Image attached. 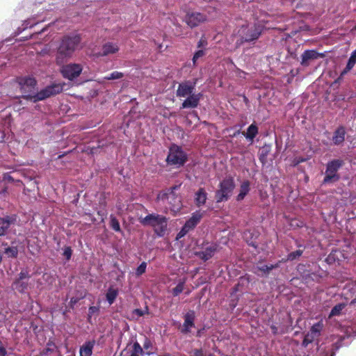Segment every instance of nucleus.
Returning a JSON list of instances; mask_svg holds the SVG:
<instances>
[{"label": "nucleus", "instance_id": "c756f323", "mask_svg": "<svg viewBox=\"0 0 356 356\" xmlns=\"http://www.w3.org/2000/svg\"><path fill=\"white\" fill-rule=\"evenodd\" d=\"M339 340H338L337 342L332 343L330 346H328V350L326 352L325 356H334L336 351L341 346L339 343Z\"/></svg>", "mask_w": 356, "mask_h": 356}, {"label": "nucleus", "instance_id": "9d476101", "mask_svg": "<svg viewBox=\"0 0 356 356\" xmlns=\"http://www.w3.org/2000/svg\"><path fill=\"white\" fill-rule=\"evenodd\" d=\"M323 328V320H321L318 323L314 324L308 333L305 335L303 340V345L307 346L309 343H312L314 340L317 339L321 333V331Z\"/></svg>", "mask_w": 356, "mask_h": 356}, {"label": "nucleus", "instance_id": "412c9836", "mask_svg": "<svg viewBox=\"0 0 356 356\" xmlns=\"http://www.w3.org/2000/svg\"><path fill=\"white\" fill-rule=\"evenodd\" d=\"M94 341L86 342L83 346H81L79 350L80 356H91L92 353V349L94 348Z\"/></svg>", "mask_w": 356, "mask_h": 356}, {"label": "nucleus", "instance_id": "a211bd4d", "mask_svg": "<svg viewBox=\"0 0 356 356\" xmlns=\"http://www.w3.org/2000/svg\"><path fill=\"white\" fill-rule=\"evenodd\" d=\"M207 199V193L202 188H200L195 194V203L200 207L203 206Z\"/></svg>", "mask_w": 356, "mask_h": 356}, {"label": "nucleus", "instance_id": "4468645a", "mask_svg": "<svg viewBox=\"0 0 356 356\" xmlns=\"http://www.w3.org/2000/svg\"><path fill=\"white\" fill-rule=\"evenodd\" d=\"M216 251V245L207 243L203 250L197 252L195 254L204 261H207L213 256Z\"/></svg>", "mask_w": 356, "mask_h": 356}, {"label": "nucleus", "instance_id": "ea45409f", "mask_svg": "<svg viewBox=\"0 0 356 356\" xmlns=\"http://www.w3.org/2000/svg\"><path fill=\"white\" fill-rule=\"evenodd\" d=\"M147 313H148L147 307H146L145 310H142L140 309H136L133 311V314L136 315L138 317L143 316V315H145V314H147Z\"/></svg>", "mask_w": 356, "mask_h": 356}, {"label": "nucleus", "instance_id": "09e8293b", "mask_svg": "<svg viewBox=\"0 0 356 356\" xmlns=\"http://www.w3.org/2000/svg\"><path fill=\"white\" fill-rule=\"evenodd\" d=\"M5 178H6V179H10V176H8H8H7V177H6Z\"/></svg>", "mask_w": 356, "mask_h": 356}, {"label": "nucleus", "instance_id": "37998d69", "mask_svg": "<svg viewBox=\"0 0 356 356\" xmlns=\"http://www.w3.org/2000/svg\"><path fill=\"white\" fill-rule=\"evenodd\" d=\"M64 256L66 257L67 259H70L72 256V250L70 247H67L65 248L63 252Z\"/></svg>", "mask_w": 356, "mask_h": 356}, {"label": "nucleus", "instance_id": "6e6552de", "mask_svg": "<svg viewBox=\"0 0 356 356\" xmlns=\"http://www.w3.org/2000/svg\"><path fill=\"white\" fill-rule=\"evenodd\" d=\"M204 215V212L196 211L193 213L191 217L186 222L181 229L177 234V238L184 237L188 232L193 229L196 225L200 222Z\"/></svg>", "mask_w": 356, "mask_h": 356}, {"label": "nucleus", "instance_id": "5701e85b", "mask_svg": "<svg viewBox=\"0 0 356 356\" xmlns=\"http://www.w3.org/2000/svg\"><path fill=\"white\" fill-rule=\"evenodd\" d=\"M318 54L314 50H306L301 56L302 65H307V62L309 60L316 59L318 58Z\"/></svg>", "mask_w": 356, "mask_h": 356}, {"label": "nucleus", "instance_id": "7ed1b4c3", "mask_svg": "<svg viewBox=\"0 0 356 356\" xmlns=\"http://www.w3.org/2000/svg\"><path fill=\"white\" fill-rule=\"evenodd\" d=\"M144 226H149L154 229L159 236H163L167 232L168 219L162 215L151 213L140 220Z\"/></svg>", "mask_w": 356, "mask_h": 356}, {"label": "nucleus", "instance_id": "c03bdc74", "mask_svg": "<svg viewBox=\"0 0 356 356\" xmlns=\"http://www.w3.org/2000/svg\"><path fill=\"white\" fill-rule=\"evenodd\" d=\"M24 25V29H27V28L32 27L34 25V24H31L29 20H27V21H25Z\"/></svg>", "mask_w": 356, "mask_h": 356}, {"label": "nucleus", "instance_id": "9b49d317", "mask_svg": "<svg viewBox=\"0 0 356 356\" xmlns=\"http://www.w3.org/2000/svg\"><path fill=\"white\" fill-rule=\"evenodd\" d=\"M83 68L81 65L76 63H70L62 67L61 72L65 78L73 80L79 76Z\"/></svg>", "mask_w": 356, "mask_h": 356}, {"label": "nucleus", "instance_id": "2eb2a0df", "mask_svg": "<svg viewBox=\"0 0 356 356\" xmlns=\"http://www.w3.org/2000/svg\"><path fill=\"white\" fill-rule=\"evenodd\" d=\"M195 312L190 311L184 316V323L181 327L182 333H188L191 329L194 327Z\"/></svg>", "mask_w": 356, "mask_h": 356}, {"label": "nucleus", "instance_id": "0eeeda50", "mask_svg": "<svg viewBox=\"0 0 356 356\" xmlns=\"http://www.w3.org/2000/svg\"><path fill=\"white\" fill-rule=\"evenodd\" d=\"M186 159L187 156L186 153L180 147L175 145L170 147L169 154L167 157V162L168 164L179 167L184 164Z\"/></svg>", "mask_w": 356, "mask_h": 356}, {"label": "nucleus", "instance_id": "a18cd8bd", "mask_svg": "<svg viewBox=\"0 0 356 356\" xmlns=\"http://www.w3.org/2000/svg\"><path fill=\"white\" fill-rule=\"evenodd\" d=\"M305 161V159H302H302H297V158H296L294 159V161H293V163H294V165H297V164H298V163H300L301 162H304Z\"/></svg>", "mask_w": 356, "mask_h": 356}, {"label": "nucleus", "instance_id": "f03ea898", "mask_svg": "<svg viewBox=\"0 0 356 356\" xmlns=\"http://www.w3.org/2000/svg\"><path fill=\"white\" fill-rule=\"evenodd\" d=\"M80 42L81 37L79 34L73 33L65 35L57 50L56 63L58 65L63 64L79 48Z\"/></svg>", "mask_w": 356, "mask_h": 356}, {"label": "nucleus", "instance_id": "cd10ccee", "mask_svg": "<svg viewBox=\"0 0 356 356\" xmlns=\"http://www.w3.org/2000/svg\"><path fill=\"white\" fill-rule=\"evenodd\" d=\"M13 288L17 290L18 291H19L21 293L24 292L26 290H27V288H28V284L22 282V281L15 280L13 282Z\"/></svg>", "mask_w": 356, "mask_h": 356}, {"label": "nucleus", "instance_id": "f257e3e1", "mask_svg": "<svg viewBox=\"0 0 356 356\" xmlns=\"http://www.w3.org/2000/svg\"><path fill=\"white\" fill-rule=\"evenodd\" d=\"M17 82L20 86L21 92L24 93L23 97L34 102L42 101L52 95L60 93L63 90L64 86V84L60 83H54L40 92L34 93L37 82L33 77L30 76H20L17 78Z\"/></svg>", "mask_w": 356, "mask_h": 356}, {"label": "nucleus", "instance_id": "4c0bfd02", "mask_svg": "<svg viewBox=\"0 0 356 356\" xmlns=\"http://www.w3.org/2000/svg\"><path fill=\"white\" fill-rule=\"evenodd\" d=\"M99 312V307H95V306H91L89 307L88 309V321H90V319L92 316L93 314L97 313Z\"/></svg>", "mask_w": 356, "mask_h": 356}, {"label": "nucleus", "instance_id": "dca6fc26", "mask_svg": "<svg viewBox=\"0 0 356 356\" xmlns=\"http://www.w3.org/2000/svg\"><path fill=\"white\" fill-rule=\"evenodd\" d=\"M201 94L193 93L192 95L187 96V98L182 103L181 108H195L197 106L200 99Z\"/></svg>", "mask_w": 356, "mask_h": 356}, {"label": "nucleus", "instance_id": "c85d7f7f", "mask_svg": "<svg viewBox=\"0 0 356 356\" xmlns=\"http://www.w3.org/2000/svg\"><path fill=\"white\" fill-rule=\"evenodd\" d=\"M346 307V304L344 303H339L337 305H335L331 310L329 318H332V316H338L341 314V312Z\"/></svg>", "mask_w": 356, "mask_h": 356}, {"label": "nucleus", "instance_id": "a19ab883", "mask_svg": "<svg viewBox=\"0 0 356 356\" xmlns=\"http://www.w3.org/2000/svg\"><path fill=\"white\" fill-rule=\"evenodd\" d=\"M207 40L204 36H202L197 43V47L204 49L207 47Z\"/></svg>", "mask_w": 356, "mask_h": 356}, {"label": "nucleus", "instance_id": "c9c22d12", "mask_svg": "<svg viewBox=\"0 0 356 356\" xmlns=\"http://www.w3.org/2000/svg\"><path fill=\"white\" fill-rule=\"evenodd\" d=\"M123 76V74L119 72H113L109 74V76H106L105 79L108 80H113V79H119Z\"/></svg>", "mask_w": 356, "mask_h": 356}, {"label": "nucleus", "instance_id": "58836bf2", "mask_svg": "<svg viewBox=\"0 0 356 356\" xmlns=\"http://www.w3.org/2000/svg\"><path fill=\"white\" fill-rule=\"evenodd\" d=\"M204 55V51L203 49H200L197 51L193 58V63L195 65L196 61L198 58L202 57Z\"/></svg>", "mask_w": 356, "mask_h": 356}, {"label": "nucleus", "instance_id": "e433bc0d", "mask_svg": "<svg viewBox=\"0 0 356 356\" xmlns=\"http://www.w3.org/2000/svg\"><path fill=\"white\" fill-rule=\"evenodd\" d=\"M275 267L276 266L274 265H263L261 266H257V268L258 270L262 271L264 273H268L270 270Z\"/></svg>", "mask_w": 356, "mask_h": 356}, {"label": "nucleus", "instance_id": "aec40b11", "mask_svg": "<svg viewBox=\"0 0 356 356\" xmlns=\"http://www.w3.org/2000/svg\"><path fill=\"white\" fill-rule=\"evenodd\" d=\"M250 190V184L248 181H244L241 183L239 188V193L236 197L237 201L243 200L246 195L249 193Z\"/></svg>", "mask_w": 356, "mask_h": 356}, {"label": "nucleus", "instance_id": "72a5a7b5", "mask_svg": "<svg viewBox=\"0 0 356 356\" xmlns=\"http://www.w3.org/2000/svg\"><path fill=\"white\" fill-rule=\"evenodd\" d=\"M302 254V250H298L289 253L287 256V260L293 261L300 257Z\"/></svg>", "mask_w": 356, "mask_h": 356}, {"label": "nucleus", "instance_id": "3c124183", "mask_svg": "<svg viewBox=\"0 0 356 356\" xmlns=\"http://www.w3.org/2000/svg\"><path fill=\"white\" fill-rule=\"evenodd\" d=\"M355 30H356V26H355Z\"/></svg>", "mask_w": 356, "mask_h": 356}, {"label": "nucleus", "instance_id": "7c9ffc66", "mask_svg": "<svg viewBox=\"0 0 356 356\" xmlns=\"http://www.w3.org/2000/svg\"><path fill=\"white\" fill-rule=\"evenodd\" d=\"M110 219H111L110 225L112 227V229L113 230H115V232H120L121 229H120V223H119L118 220H117V218L114 216L111 215L110 216Z\"/></svg>", "mask_w": 356, "mask_h": 356}, {"label": "nucleus", "instance_id": "79ce46f5", "mask_svg": "<svg viewBox=\"0 0 356 356\" xmlns=\"http://www.w3.org/2000/svg\"><path fill=\"white\" fill-rule=\"evenodd\" d=\"M29 277V274L27 270H22L20 273L19 274V277L17 280L22 281L26 278Z\"/></svg>", "mask_w": 356, "mask_h": 356}, {"label": "nucleus", "instance_id": "1a4fd4ad", "mask_svg": "<svg viewBox=\"0 0 356 356\" xmlns=\"http://www.w3.org/2000/svg\"><path fill=\"white\" fill-rule=\"evenodd\" d=\"M248 27L242 26L241 29L238 31L241 37L247 42H250L257 39L261 34V28L259 26H252L247 31Z\"/></svg>", "mask_w": 356, "mask_h": 356}, {"label": "nucleus", "instance_id": "bb28decb", "mask_svg": "<svg viewBox=\"0 0 356 356\" xmlns=\"http://www.w3.org/2000/svg\"><path fill=\"white\" fill-rule=\"evenodd\" d=\"M129 352L128 355L140 356L143 355V350L140 344L137 342L134 343L132 347V350H126Z\"/></svg>", "mask_w": 356, "mask_h": 356}, {"label": "nucleus", "instance_id": "b1692460", "mask_svg": "<svg viewBox=\"0 0 356 356\" xmlns=\"http://www.w3.org/2000/svg\"><path fill=\"white\" fill-rule=\"evenodd\" d=\"M356 63V49L354 50L348 59V63L345 69L341 72V75L343 76L348 73L350 70H352L354 65Z\"/></svg>", "mask_w": 356, "mask_h": 356}, {"label": "nucleus", "instance_id": "f8f14e48", "mask_svg": "<svg viewBox=\"0 0 356 356\" xmlns=\"http://www.w3.org/2000/svg\"><path fill=\"white\" fill-rule=\"evenodd\" d=\"M195 88V83L190 81H186L179 85L177 90V96L185 97L193 94Z\"/></svg>", "mask_w": 356, "mask_h": 356}, {"label": "nucleus", "instance_id": "8fccbe9b", "mask_svg": "<svg viewBox=\"0 0 356 356\" xmlns=\"http://www.w3.org/2000/svg\"><path fill=\"white\" fill-rule=\"evenodd\" d=\"M353 302H356V295H355V298L353 299Z\"/></svg>", "mask_w": 356, "mask_h": 356}, {"label": "nucleus", "instance_id": "49530a36", "mask_svg": "<svg viewBox=\"0 0 356 356\" xmlns=\"http://www.w3.org/2000/svg\"><path fill=\"white\" fill-rule=\"evenodd\" d=\"M6 350L3 347H0V356H6Z\"/></svg>", "mask_w": 356, "mask_h": 356}, {"label": "nucleus", "instance_id": "39448f33", "mask_svg": "<svg viewBox=\"0 0 356 356\" xmlns=\"http://www.w3.org/2000/svg\"><path fill=\"white\" fill-rule=\"evenodd\" d=\"M235 188L234 180L233 177H228L225 178L219 184V189L216 192V198L217 202L227 201L232 194Z\"/></svg>", "mask_w": 356, "mask_h": 356}, {"label": "nucleus", "instance_id": "a878e982", "mask_svg": "<svg viewBox=\"0 0 356 356\" xmlns=\"http://www.w3.org/2000/svg\"><path fill=\"white\" fill-rule=\"evenodd\" d=\"M257 134H258L257 127L254 124H252L248 128L247 133L245 134V136L248 140L252 141Z\"/></svg>", "mask_w": 356, "mask_h": 356}, {"label": "nucleus", "instance_id": "f704fd0d", "mask_svg": "<svg viewBox=\"0 0 356 356\" xmlns=\"http://www.w3.org/2000/svg\"><path fill=\"white\" fill-rule=\"evenodd\" d=\"M146 268H147V263L145 261L142 262L139 265V266L136 268V275L137 276L141 275L142 274H143L145 272Z\"/></svg>", "mask_w": 356, "mask_h": 356}, {"label": "nucleus", "instance_id": "473e14b6", "mask_svg": "<svg viewBox=\"0 0 356 356\" xmlns=\"http://www.w3.org/2000/svg\"><path fill=\"white\" fill-rule=\"evenodd\" d=\"M184 288V281L179 282L178 284L175 287L172 292L174 296H177L179 295L183 291Z\"/></svg>", "mask_w": 356, "mask_h": 356}, {"label": "nucleus", "instance_id": "6ab92c4d", "mask_svg": "<svg viewBox=\"0 0 356 356\" xmlns=\"http://www.w3.org/2000/svg\"><path fill=\"white\" fill-rule=\"evenodd\" d=\"M346 131L343 127H339L334 133L332 141L334 145H339L343 143L345 139Z\"/></svg>", "mask_w": 356, "mask_h": 356}, {"label": "nucleus", "instance_id": "2f4dec72", "mask_svg": "<svg viewBox=\"0 0 356 356\" xmlns=\"http://www.w3.org/2000/svg\"><path fill=\"white\" fill-rule=\"evenodd\" d=\"M5 254L8 257H16L18 254V250L16 247H8L5 249Z\"/></svg>", "mask_w": 356, "mask_h": 356}, {"label": "nucleus", "instance_id": "f3484780", "mask_svg": "<svg viewBox=\"0 0 356 356\" xmlns=\"http://www.w3.org/2000/svg\"><path fill=\"white\" fill-rule=\"evenodd\" d=\"M15 218L13 216H6L0 218V236L6 234L7 229L9 228L11 223L15 221Z\"/></svg>", "mask_w": 356, "mask_h": 356}, {"label": "nucleus", "instance_id": "393cba45", "mask_svg": "<svg viewBox=\"0 0 356 356\" xmlns=\"http://www.w3.org/2000/svg\"><path fill=\"white\" fill-rule=\"evenodd\" d=\"M118 295V290L112 286L109 287L106 293V298L108 304L112 305Z\"/></svg>", "mask_w": 356, "mask_h": 356}, {"label": "nucleus", "instance_id": "20e7f679", "mask_svg": "<svg viewBox=\"0 0 356 356\" xmlns=\"http://www.w3.org/2000/svg\"><path fill=\"white\" fill-rule=\"evenodd\" d=\"M179 187L180 185L175 186L163 192H161L157 196L158 200L167 201L172 210L179 209L181 205V198L176 194L175 191L178 190Z\"/></svg>", "mask_w": 356, "mask_h": 356}, {"label": "nucleus", "instance_id": "4be33fe9", "mask_svg": "<svg viewBox=\"0 0 356 356\" xmlns=\"http://www.w3.org/2000/svg\"><path fill=\"white\" fill-rule=\"evenodd\" d=\"M119 49L118 46L113 42H107L102 47V52L101 56H107L111 54L117 52Z\"/></svg>", "mask_w": 356, "mask_h": 356}, {"label": "nucleus", "instance_id": "de8ad7c7", "mask_svg": "<svg viewBox=\"0 0 356 356\" xmlns=\"http://www.w3.org/2000/svg\"><path fill=\"white\" fill-rule=\"evenodd\" d=\"M320 350H322L323 349V347L322 346V345L320 346Z\"/></svg>", "mask_w": 356, "mask_h": 356}, {"label": "nucleus", "instance_id": "ddd939ff", "mask_svg": "<svg viewBox=\"0 0 356 356\" xmlns=\"http://www.w3.org/2000/svg\"><path fill=\"white\" fill-rule=\"evenodd\" d=\"M206 20V17L200 13H188L185 18L186 24L191 27L198 26Z\"/></svg>", "mask_w": 356, "mask_h": 356}, {"label": "nucleus", "instance_id": "423d86ee", "mask_svg": "<svg viewBox=\"0 0 356 356\" xmlns=\"http://www.w3.org/2000/svg\"><path fill=\"white\" fill-rule=\"evenodd\" d=\"M343 161L341 159H334L327 163L325 176L323 179L325 184L337 181L339 179L337 172L343 165Z\"/></svg>", "mask_w": 356, "mask_h": 356}]
</instances>
